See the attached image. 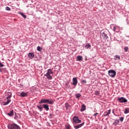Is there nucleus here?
Masks as SVG:
<instances>
[{"instance_id":"obj_8","label":"nucleus","mask_w":129,"mask_h":129,"mask_svg":"<svg viewBox=\"0 0 129 129\" xmlns=\"http://www.w3.org/2000/svg\"><path fill=\"white\" fill-rule=\"evenodd\" d=\"M78 83V81L77 80V78H74L73 79V85H74V88L76 87V85Z\"/></svg>"},{"instance_id":"obj_14","label":"nucleus","mask_w":129,"mask_h":129,"mask_svg":"<svg viewBox=\"0 0 129 129\" xmlns=\"http://www.w3.org/2000/svg\"><path fill=\"white\" fill-rule=\"evenodd\" d=\"M102 36L103 37L104 40H107V39H108V36L104 32L102 33Z\"/></svg>"},{"instance_id":"obj_10","label":"nucleus","mask_w":129,"mask_h":129,"mask_svg":"<svg viewBox=\"0 0 129 129\" xmlns=\"http://www.w3.org/2000/svg\"><path fill=\"white\" fill-rule=\"evenodd\" d=\"M6 95H7V97H6V99L10 100V99H11V98L12 97V93L10 92H8L6 93Z\"/></svg>"},{"instance_id":"obj_35","label":"nucleus","mask_w":129,"mask_h":129,"mask_svg":"<svg viewBox=\"0 0 129 129\" xmlns=\"http://www.w3.org/2000/svg\"><path fill=\"white\" fill-rule=\"evenodd\" d=\"M116 30H117V29H116V27L114 26L113 28V31L114 32H115L116 31Z\"/></svg>"},{"instance_id":"obj_13","label":"nucleus","mask_w":129,"mask_h":129,"mask_svg":"<svg viewBox=\"0 0 129 129\" xmlns=\"http://www.w3.org/2000/svg\"><path fill=\"white\" fill-rule=\"evenodd\" d=\"M28 57L30 59H33L35 57V54L33 52H30L28 54Z\"/></svg>"},{"instance_id":"obj_4","label":"nucleus","mask_w":129,"mask_h":129,"mask_svg":"<svg viewBox=\"0 0 129 129\" xmlns=\"http://www.w3.org/2000/svg\"><path fill=\"white\" fill-rule=\"evenodd\" d=\"M8 127L9 129H21L20 126L15 123L8 124Z\"/></svg>"},{"instance_id":"obj_38","label":"nucleus","mask_w":129,"mask_h":129,"mask_svg":"<svg viewBox=\"0 0 129 129\" xmlns=\"http://www.w3.org/2000/svg\"><path fill=\"white\" fill-rule=\"evenodd\" d=\"M98 114H99L98 113H96L94 114L93 116H95V117H96V115H97Z\"/></svg>"},{"instance_id":"obj_25","label":"nucleus","mask_w":129,"mask_h":129,"mask_svg":"<svg viewBox=\"0 0 129 129\" xmlns=\"http://www.w3.org/2000/svg\"><path fill=\"white\" fill-rule=\"evenodd\" d=\"M64 129H71L70 124H66Z\"/></svg>"},{"instance_id":"obj_19","label":"nucleus","mask_w":129,"mask_h":129,"mask_svg":"<svg viewBox=\"0 0 129 129\" xmlns=\"http://www.w3.org/2000/svg\"><path fill=\"white\" fill-rule=\"evenodd\" d=\"M77 59L78 61H82V60H83V57L81 55H78L77 57Z\"/></svg>"},{"instance_id":"obj_26","label":"nucleus","mask_w":129,"mask_h":129,"mask_svg":"<svg viewBox=\"0 0 129 129\" xmlns=\"http://www.w3.org/2000/svg\"><path fill=\"white\" fill-rule=\"evenodd\" d=\"M128 112H129V109L128 108H125L124 111V113H125V114H126L128 113Z\"/></svg>"},{"instance_id":"obj_31","label":"nucleus","mask_w":129,"mask_h":129,"mask_svg":"<svg viewBox=\"0 0 129 129\" xmlns=\"http://www.w3.org/2000/svg\"><path fill=\"white\" fill-rule=\"evenodd\" d=\"M37 51H39V52H41V50H42V48L40 46H37Z\"/></svg>"},{"instance_id":"obj_23","label":"nucleus","mask_w":129,"mask_h":129,"mask_svg":"<svg viewBox=\"0 0 129 129\" xmlns=\"http://www.w3.org/2000/svg\"><path fill=\"white\" fill-rule=\"evenodd\" d=\"M119 123V120H116L115 121L113 122V125H117Z\"/></svg>"},{"instance_id":"obj_20","label":"nucleus","mask_w":129,"mask_h":129,"mask_svg":"<svg viewBox=\"0 0 129 129\" xmlns=\"http://www.w3.org/2000/svg\"><path fill=\"white\" fill-rule=\"evenodd\" d=\"M91 45H90V44L89 43H87L85 46V49H89L90 48H91Z\"/></svg>"},{"instance_id":"obj_12","label":"nucleus","mask_w":129,"mask_h":129,"mask_svg":"<svg viewBox=\"0 0 129 129\" xmlns=\"http://www.w3.org/2000/svg\"><path fill=\"white\" fill-rule=\"evenodd\" d=\"M28 92H25L24 91L20 93V96L21 97H26L28 95Z\"/></svg>"},{"instance_id":"obj_34","label":"nucleus","mask_w":129,"mask_h":129,"mask_svg":"<svg viewBox=\"0 0 129 129\" xmlns=\"http://www.w3.org/2000/svg\"><path fill=\"white\" fill-rule=\"evenodd\" d=\"M6 11H11V8L9 7H6Z\"/></svg>"},{"instance_id":"obj_16","label":"nucleus","mask_w":129,"mask_h":129,"mask_svg":"<svg viewBox=\"0 0 129 129\" xmlns=\"http://www.w3.org/2000/svg\"><path fill=\"white\" fill-rule=\"evenodd\" d=\"M65 106H66V108L67 110H68V109H69V108H71V105L68 104V103H66L65 104Z\"/></svg>"},{"instance_id":"obj_5","label":"nucleus","mask_w":129,"mask_h":129,"mask_svg":"<svg viewBox=\"0 0 129 129\" xmlns=\"http://www.w3.org/2000/svg\"><path fill=\"white\" fill-rule=\"evenodd\" d=\"M108 73L109 76H110V77H111L112 78H113L115 76V75H116V72H115V71L113 70H109Z\"/></svg>"},{"instance_id":"obj_11","label":"nucleus","mask_w":129,"mask_h":129,"mask_svg":"<svg viewBox=\"0 0 129 129\" xmlns=\"http://www.w3.org/2000/svg\"><path fill=\"white\" fill-rule=\"evenodd\" d=\"M42 106L43 108H44L46 111H49V110L50 109L49 108V105L44 104L42 105Z\"/></svg>"},{"instance_id":"obj_2","label":"nucleus","mask_w":129,"mask_h":129,"mask_svg":"<svg viewBox=\"0 0 129 129\" xmlns=\"http://www.w3.org/2000/svg\"><path fill=\"white\" fill-rule=\"evenodd\" d=\"M51 74H53V71H52V69H49L47 70V73L44 74V76H45L48 80H52V76Z\"/></svg>"},{"instance_id":"obj_1","label":"nucleus","mask_w":129,"mask_h":129,"mask_svg":"<svg viewBox=\"0 0 129 129\" xmlns=\"http://www.w3.org/2000/svg\"><path fill=\"white\" fill-rule=\"evenodd\" d=\"M39 104H42L43 103H48V104H53L54 103V101L53 100L50 99H46L45 98L42 99L39 102Z\"/></svg>"},{"instance_id":"obj_6","label":"nucleus","mask_w":129,"mask_h":129,"mask_svg":"<svg viewBox=\"0 0 129 129\" xmlns=\"http://www.w3.org/2000/svg\"><path fill=\"white\" fill-rule=\"evenodd\" d=\"M117 101H119L120 103H125V102H127V100L124 97H121L117 98Z\"/></svg>"},{"instance_id":"obj_9","label":"nucleus","mask_w":129,"mask_h":129,"mask_svg":"<svg viewBox=\"0 0 129 129\" xmlns=\"http://www.w3.org/2000/svg\"><path fill=\"white\" fill-rule=\"evenodd\" d=\"M111 112V109H109L108 110L104 112V114L103 115V116H108L109 114H110V113Z\"/></svg>"},{"instance_id":"obj_7","label":"nucleus","mask_w":129,"mask_h":129,"mask_svg":"<svg viewBox=\"0 0 129 129\" xmlns=\"http://www.w3.org/2000/svg\"><path fill=\"white\" fill-rule=\"evenodd\" d=\"M84 124V122L81 124H77V125H74V127L75 129H78L80 128V127H82Z\"/></svg>"},{"instance_id":"obj_17","label":"nucleus","mask_w":129,"mask_h":129,"mask_svg":"<svg viewBox=\"0 0 129 129\" xmlns=\"http://www.w3.org/2000/svg\"><path fill=\"white\" fill-rule=\"evenodd\" d=\"M10 102H11V99H8L7 102H3L2 104L3 105H8Z\"/></svg>"},{"instance_id":"obj_30","label":"nucleus","mask_w":129,"mask_h":129,"mask_svg":"<svg viewBox=\"0 0 129 129\" xmlns=\"http://www.w3.org/2000/svg\"><path fill=\"white\" fill-rule=\"evenodd\" d=\"M120 121L121 122H122L123 121V119H124V117H120Z\"/></svg>"},{"instance_id":"obj_32","label":"nucleus","mask_w":129,"mask_h":129,"mask_svg":"<svg viewBox=\"0 0 129 129\" xmlns=\"http://www.w3.org/2000/svg\"><path fill=\"white\" fill-rule=\"evenodd\" d=\"M124 52H127V50H128V47L126 46L124 48Z\"/></svg>"},{"instance_id":"obj_18","label":"nucleus","mask_w":129,"mask_h":129,"mask_svg":"<svg viewBox=\"0 0 129 129\" xmlns=\"http://www.w3.org/2000/svg\"><path fill=\"white\" fill-rule=\"evenodd\" d=\"M9 116H14V110H11L9 113H7Z\"/></svg>"},{"instance_id":"obj_29","label":"nucleus","mask_w":129,"mask_h":129,"mask_svg":"<svg viewBox=\"0 0 129 129\" xmlns=\"http://www.w3.org/2000/svg\"><path fill=\"white\" fill-rule=\"evenodd\" d=\"M14 119H16V120H18V119H19V116H18L17 114L15 115Z\"/></svg>"},{"instance_id":"obj_41","label":"nucleus","mask_w":129,"mask_h":129,"mask_svg":"<svg viewBox=\"0 0 129 129\" xmlns=\"http://www.w3.org/2000/svg\"><path fill=\"white\" fill-rule=\"evenodd\" d=\"M69 87H70V86H68V88H69Z\"/></svg>"},{"instance_id":"obj_22","label":"nucleus","mask_w":129,"mask_h":129,"mask_svg":"<svg viewBox=\"0 0 129 129\" xmlns=\"http://www.w3.org/2000/svg\"><path fill=\"white\" fill-rule=\"evenodd\" d=\"M114 60H120V56L119 55H115L114 57Z\"/></svg>"},{"instance_id":"obj_42","label":"nucleus","mask_w":129,"mask_h":129,"mask_svg":"<svg viewBox=\"0 0 129 129\" xmlns=\"http://www.w3.org/2000/svg\"><path fill=\"white\" fill-rule=\"evenodd\" d=\"M67 85H68V84H67Z\"/></svg>"},{"instance_id":"obj_40","label":"nucleus","mask_w":129,"mask_h":129,"mask_svg":"<svg viewBox=\"0 0 129 129\" xmlns=\"http://www.w3.org/2000/svg\"><path fill=\"white\" fill-rule=\"evenodd\" d=\"M112 113L114 114V115H115V114L114 113V109L112 110Z\"/></svg>"},{"instance_id":"obj_3","label":"nucleus","mask_w":129,"mask_h":129,"mask_svg":"<svg viewBox=\"0 0 129 129\" xmlns=\"http://www.w3.org/2000/svg\"><path fill=\"white\" fill-rule=\"evenodd\" d=\"M73 124H78L81 123V120L79 119V117L75 116L73 118Z\"/></svg>"},{"instance_id":"obj_33","label":"nucleus","mask_w":129,"mask_h":129,"mask_svg":"<svg viewBox=\"0 0 129 129\" xmlns=\"http://www.w3.org/2000/svg\"><path fill=\"white\" fill-rule=\"evenodd\" d=\"M4 67H5V64H4L3 63L0 62V68H2Z\"/></svg>"},{"instance_id":"obj_27","label":"nucleus","mask_w":129,"mask_h":129,"mask_svg":"<svg viewBox=\"0 0 129 129\" xmlns=\"http://www.w3.org/2000/svg\"><path fill=\"white\" fill-rule=\"evenodd\" d=\"M20 15L22 16V17H23V18H24V19L27 18V16L23 13H20Z\"/></svg>"},{"instance_id":"obj_15","label":"nucleus","mask_w":129,"mask_h":129,"mask_svg":"<svg viewBox=\"0 0 129 129\" xmlns=\"http://www.w3.org/2000/svg\"><path fill=\"white\" fill-rule=\"evenodd\" d=\"M85 110H86V106L85 104L82 105L81 108V111H84Z\"/></svg>"},{"instance_id":"obj_21","label":"nucleus","mask_w":129,"mask_h":129,"mask_svg":"<svg viewBox=\"0 0 129 129\" xmlns=\"http://www.w3.org/2000/svg\"><path fill=\"white\" fill-rule=\"evenodd\" d=\"M37 108H38V109L40 111H43V107H42V105L40 104V105H38Z\"/></svg>"},{"instance_id":"obj_24","label":"nucleus","mask_w":129,"mask_h":129,"mask_svg":"<svg viewBox=\"0 0 129 129\" xmlns=\"http://www.w3.org/2000/svg\"><path fill=\"white\" fill-rule=\"evenodd\" d=\"M76 98H80L81 97V94L78 93L75 95Z\"/></svg>"},{"instance_id":"obj_28","label":"nucleus","mask_w":129,"mask_h":129,"mask_svg":"<svg viewBox=\"0 0 129 129\" xmlns=\"http://www.w3.org/2000/svg\"><path fill=\"white\" fill-rule=\"evenodd\" d=\"M95 94L97 96H98V95H99V94H100L99 91H96L95 92Z\"/></svg>"},{"instance_id":"obj_37","label":"nucleus","mask_w":129,"mask_h":129,"mask_svg":"<svg viewBox=\"0 0 129 129\" xmlns=\"http://www.w3.org/2000/svg\"><path fill=\"white\" fill-rule=\"evenodd\" d=\"M82 83L83 84H86V80H82Z\"/></svg>"},{"instance_id":"obj_36","label":"nucleus","mask_w":129,"mask_h":129,"mask_svg":"<svg viewBox=\"0 0 129 129\" xmlns=\"http://www.w3.org/2000/svg\"><path fill=\"white\" fill-rule=\"evenodd\" d=\"M5 70H6L4 68L0 69V72H4V71H5Z\"/></svg>"},{"instance_id":"obj_39","label":"nucleus","mask_w":129,"mask_h":129,"mask_svg":"<svg viewBox=\"0 0 129 129\" xmlns=\"http://www.w3.org/2000/svg\"><path fill=\"white\" fill-rule=\"evenodd\" d=\"M49 116H50V118H51L52 116H53V114L50 113L49 114Z\"/></svg>"}]
</instances>
